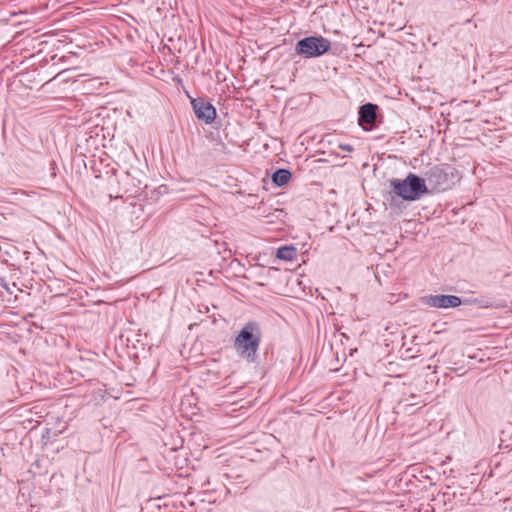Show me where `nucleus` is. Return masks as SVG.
Masks as SVG:
<instances>
[{
  "label": "nucleus",
  "mask_w": 512,
  "mask_h": 512,
  "mask_svg": "<svg viewBox=\"0 0 512 512\" xmlns=\"http://www.w3.org/2000/svg\"><path fill=\"white\" fill-rule=\"evenodd\" d=\"M389 184L393 193L405 201H417L430 193L425 180L414 173H409L405 179H390Z\"/></svg>",
  "instance_id": "f257e3e1"
},
{
  "label": "nucleus",
  "mask_w": 512,
  "mask_h": 512,
  "mask_svg": "<svg viewBox=\"0 0 512 512\" xmlns=\"http://www.w3.org/2000/svg\"><path fill=\"white\" fill-rule=\"evenodd\" d=\"M261 342V329L258 323L248 322L235 338L234 346L244 357L254 360Z\"/></svg>",
  "instance_id": "f03ea898"
},
{
  "label": "nucleus",
  "mask_w": 512,
  "mask_h": 512,
  "mask_svg": "<svg viewBox=\"0 0 512 512\" xmlns=\"http://www.w3.org/2000/svg\"><path fill=\"white\" fill-rule=\"evenodd\" d=\"M331 48V42L322 36H309L300 39L295 46V52L306 58H315L324 55Z\"/></svg>",
  "instance_id": "7ed1b4c3"
},
{
  "label": "nucleus",
  "mask_w": 512,
  "mask_h": 512,
  "mask_svg": "<svg viewBox=\"0 0 512 512\" xmlns=\"http://www.w3.org/2000/svg\"><path fill=\"white\" fill-rule=\"evenodd\" d=\"M453 174L454 168L436 165L425 172L423 179L425 180V184H427L430 193L433 191L439 192L449 188Z\"/></svg>",
  "instance_id": "20e7f679"
},
{
  "label": "nucleus",
  "mask_w": 512,
  "mask_h": 512,
  "mask_svg": "<svg viewBox=\"0 0 512 512\" xmlns=\"http://www.w3.org/2000/svg\"><path fill=\"white\" fill-rule=\"evenodd\" d=\"M422 304L434 308H454L461 305L462 301L455 295H428L421 298Z\"/></svg>",
  "instance_id": "39448f33"
},
{
  "label": "nucleus",
  "mask_w": 512,
  "mask_h": 512,
  "mask_svg": "<svg viewBox=\"0 0 512 512\" xmlns=\"http://www.w3.org/2000/svg\"><path fill=\"white\" fill-rule=\"evenodd\" d=\"M191 105L199 120H203L206 124H210L215 120L216 109L211 103L202 98H196L191 100Z\"/></svg>",
  "instance_id": "423d86ee"
},
{
  "label": "nucleus",
  "mask_w": 512,
  "mask_h": 512,
  "mask_svg": "<svg viewBox=\"0 0 512 512\" xmlns=\"http://www.w3.org/2000/svg\"><path fill=\"white\" fill-rule=\"evenodd\" d=\"M378 106L373 103H366L360 106L358 111V123L360 126L369 125L370 127L375 125L377 118Z\"/></svg>",
  "instance_id": "0eeeda50"
},
{
  "label": "nucleus",
  "mask_w": 512,
  "mask_h": 512,
  "mask_svg": "<svg viewBox=\"0 0 512 512\" xmlns=\"http://www.w3.org/2000/svg\"><path fill=\"white\" fill-rule=\"evenodd\" d=\"M291 178V172L287 169H278L272 175V181L275 185L281 187L287 184Z\"/></svg>",
  "instance_id": "6e6552de"
},
{
  "label": "nucleus",
  "mask_w": 512,
  "mask_h": 512,
  "mask_svg": "<svg viewBox=\"0 0 512 512\" xmlns=\"http://www.w3.org/2000/svg\"><path fill=\"white\" fill-rule=\"evenodd\" d=\"M296 254L295 247L286 245L277 249L276 257L280 260L291 261L296 257Z\"/></svg>",
  "instance_id": "1a4fd4ad"
},
{
  "label": "nucleus",
  "mask_w": 512,
  "mask_h": 512,
  "mask_svg": "<svg viewBox=\"0 0 512 512\" xmlns=\"http://www.w3.org/2000/svg\"><path fill=\"white\" fill-rule=\"evenodd\" d=\"M339 148L347 152H352L354 150V148L350 144H339Z\"/></svg>",
  "instance_id": "9d476101"
}]
</instances>
